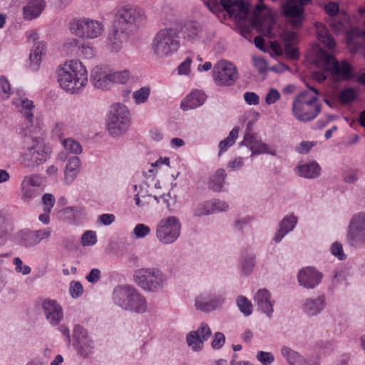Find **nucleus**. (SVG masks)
Returning a JSON list of instances; mask_svg holds the SVG:
<instances>
[{"label": "nucleus", "instance_id": "1", "mask_svg": "<svg viewBox=\"0 0 365 365\" xmlns=\"http://www.w3.org/2000/svg\"><path fill=\"white\" fill-rule=\"evenodd\" d=\"M56 78L61 89L76 94L83 89L88 83V71L81 62L68 60L58 66Z\"/></svg>", "mask_w": 365, "mask_h": 365}, {"label": "nucleus", "instance_id": "2", "mask_svg": "<svg viewBox=\"0 0 365 365\" xmlns=\"http://www.w3.org/2000/svg\"><path fill=\"white\" fill-rule=\"evenodd\" d=\"M318 71L312 73V77L319 83L325 81L330 75L336 81H344L352 77V67L347 61H338L333 56L319 48L314 58Z\"/></svg>", "mask_w": 365, "mask_h": 365}, {"label": "nucleus", "instance_id": "3", "mask_svg": "<svg viewBox=\"0 0 365 365\" xmlns=\"http://www.w3.org/2000/svg\"><path fill=\"white\" fill-rule=\"evenodd\" d=\"M220 3L225 10L237 22L240 34L247 37L251 32V29L255 28L262 32L265 36H270L272 33V25L265 29L257 17L248 18L249 6L242 0H220Z\"/></svg>", "mask_w": 365, "mask_h": 365}, {"label": "nucleus", "instance_id": "4", "mask_svg": "<svg viewBox=\"0 0 365 365\" xmlns=\"http://www.w3.org/2000/svg\"><path fill=\"white\" fill-rule=\"evenodd\" d=\"M319 92L314 87L309 86V90L300 92L293 100L292 112L299 121L309 122L319 115L322 110L318 102Z\"/></svg>", "mask_w": 365, "mask_h": 365}, {"label": "nucleus", "instance_id": "5", "mask_svg": "<svg viewBox=\"0 0 365 365\" xmlns=\"http://www.w3.org/2000/svg\"><path fill=\"white\" fill-rule=\"evenodd\" d=\"M180 46L179 31L173 27L160 29L153 36L151 43V50L159 58L173 56L179 50Z\"/></svg>", "mask_w": 365, "mask_h": 365}, {"label": "nucleus", "instance_id": "6", "mask_svg": "<svg viewBox=\"0 0 365 365\" xmlns=\"http://www.w3.org/2000/svg\"><path fill=\"white\" fill-rule=\"evenodd\" d=\"M146 20L147 16L143 9L133 4H125L117 9L113 25L131 33L144 24Z\"/></svg>", "mask_w": 365, "mask_h": 365}, {"label": "nucleus", "instance_id": "7", "mask_svg": "<svg viewBox=\"0 0 365 365\" xmlns=\"http://www.w3.org/2000/svg\"><path fill=\"white\" fill-rule=\"evenodd\" d=\"M135 284L143 291L156 293L164 289L167 284L166 274L156 267H142L135 271Z\"/></svg>", "mask_w": 365, "mask_h": 365}, {"label": "nucleus", "instance_id": "8", "mask_svg": "<svg viewBox=\"0 0 365 365\" xmlns=\"http://www.w3.org/2000/svg\"><path fill=\"white\" fill-rule=\"evenodd\" d=\"M130 126V111L123 103H114L107 118V130L110 135L118 137L125 134Z\"/></svg>", "mask_w": 365, "mask_h": 365}, {"label": "nucleus", "instance_id": "9", "mask_svg": "<svg viewBox=\"0 0 365 365\" xmlns=\"http://www.w3.org/2000/svg\"><path fill=\"white\" fill-rule=\"evenodd\" d=\"M181 223L175 216H169L160 220L155 229V237L163 245L175 242L180 235Z\"/></svg>", "mask_w": 365, "mask_h": 365}, {"label": "nucleus", "instance_id": "10", "mask_svg": "<svg viewBox=\"0 0 365 365\" xmlns=\"http://www.w3.org/2000/svg\"><path fill=\"white\" fill-rule=\"evenodd\" d=\"M70 30L80 38L93 39L102 35L104 26L99 21L84 18L73 20L70 23Z\"/></svg>", "mask_w": 365, "mask_h": 365}, {"label": "nucleus", "instance_id": "11", "mask_svg": "<svg viewBox=\"0 0 365 365\" xmlns=\"http://www.w3.org/2000/svg\"><path fill=\"white\" fill-rule=\"evenodd\" d=\"M212 76L215 83L220 86H232L239 77L237 67L232 63L225 60L214 65Z\"/></svg>", "mask_w": 365, "mask_h": 365}, {"label": "nucleus", "instance_id": "12", "mask_svg": "<svg viewBox=\"0 0 365 365\" xmlns=\"http://www.w3.org/2000/svg\"><path fill=\"white\" fill-rule=\"evenodd\" d=\"M346 240L354 247L365 245V212L354 214L349 223Z\"/></svg>", "mask_w": 365, "mask_h": 365}, {"label": "nucleus", "instance_id": "13", "mask_svg": "<svg viewBox=\"0 0 365 365\" xmlns=\"http://www.w3.org/2000/svg\"><path fill=\"white\" fill-rule=\"evenodd\" d=\"M48 158L49 149L42 143L34 140L24 150L21 164L26 168H35L45 163Z\"/></svg>", "mask_w": 365, "mask_h": 365}, {"label": "nucleus", "instance_id": "14", "mask_svg": "<svg viewBox=\"0 0 365 365\" xmlns=\"http://www.w3.org/2000/svg\"><path fill=\"white\" fill-rule=\"evenodd\" d=\"M51 235L49 227L31 230L23 229L17 232L14 235L16 244L25 248L34 247L43 241H47Z\"/></svg>", "mask_w": 365, "mask_h": 365}, {"label": "nucleus", "instance_id": "15", "mask_svg": "<svg viewBox=\"0 0 365 365\" xmlns=\"http://www.w3.org/2000/svg\"><path fill=\"white\" fill-rule=\"evenodd\" d=\"M224 299L213 289L199 292L195 297L194 307L197 311L209 313L222 306Z\"/></svg>", "mask_w": 365, "mask_h": 365}, {"label": "nucleus", "instance_id": "16", "mask_svg": "<svg viewBox=\"0 0 365 365\" xmlns=\"http://www.w3.org/2000/svg\"><path fill=\"white\" fill-rule=\"evenodd\" d=\"M324 11L329 16L327 22L334 33L337 34L347 31L349 26V16L346 13L339 11L337 4L329 2L324 6Z\"/></svg>", "mask_w": 365, "mask_h": 365}, {"label": "nucleus", "instance_id": "17", "mask_svg": "<svg viewBox=\"0 0 365 365\" xmlns=\"http://www.w3.org/2000/svg\"><path fill=\"white\" fill-rule=\"evenodd\" d=\"M181 37L185 43L197 44L200 41L206 43L204 38V27L196 20H187L181 23L180 27Z\"/></svg>", "mask_w": 365, "mask_h": 365}, {"label": "nucleus", "instance_id": "18", "mask_svg": "<svg viewBox=\"0 0 365 365\" xmlns=\"http://www.w3.org/2000/svg\"><path fill=\"white\" fill-rule=\"evenodd\" d=\"M41 184V178L38 175L24 176L20 185L21 199L24 202L29 203L38 197L40 195L38 188Z\"/></svg>", "mask_w": 365, "mask_h": 365}, {"label": "nucleus", "instance_id": "19", "mask_svg": "<svg viewBox=\"0 0 365 365\" xmlns=\"http://www.w3.org/2000/svg\"><path fill=\"white\" fill-rule=\"evenodd\" d=\"M130 33L118 28L113 24L106 38V48L112 53H119L123 46V43L128 40Z\"/></svg>", "mask_w": 365, "mask_h": 365}, {"label": "nucleus", "instance_id": "20", "mask_svg": "<svg viewBox=\"0 0 365 365\" xmlns=\"http://www.w3.org/2000/svg\"><path fill=\"white\" fill-rule=\"evenodd\" d=\"M93 86L101 90H109L112 88L110 68L106 65L96 66L91 73Z\"/></svg>", "mask_w": 365, "mask_h": 365}, {"label": "nucleus", "instance_id": "21", "mask_svg": "<svg viewBox=\"0 0 365 365\" xmlns=\"http://www.w3.org/2000/svg\"><path fill=\"white\" fill-rule=\"evenodd\" d=\"M41 307L45 318L51 325L57 326L63 320V309L56 300L46 299L42 302Z\"/></svg>", "mask_w": 365, "mask_h": 365}, {"label": "nucleus", "instance_id": "22", "mask_svg": "<svg viewBox=\"0 0 365 365\" xmlns=\"http://www.w3.org/2000/svg\"><path fill=\"white\" fill-rule=\"evenodd\" d=\"M327 307V299L324 294L307 297L301 302L302 312L309 317L321 314Z\"/></svg>", "mask_w": 365, "mask_h": 365}, {"label": "nucleus", "instance_id": "23", "mask_svg": "<svg viewBox=\"0 0 365 365\" xmlns=\"http://www.w3.org/2000/svg\"><path fill=\"white\" fill-rule=\"evenodd\" d=\"M254 302L257 309L265 314L269 319L272 317L274 300L267 289H260L255 294Z\"/></svg>", "mask_w": 365, "mask_h": 365}, {"label": "nucleus", "instance_id": "24", "mask_svg": "<svg viewBox=\"0 0 365 365\" xmlns=\"http://www.w3.org/2000/svg\"><path fill=\"white\" fill-rule=\"evenodd\" d=\"M322 279V274L312 267L303 268L297 275L299 285L307 289H314L321 282Z\"/></svg>", "mask_w": 365, "mask_h": 365}, {"label": "nucleus", "instance_id": "25", "mask_svg": "<svg viewBox=\"0 0 365 365\" xmlns=\"http://www.w3.org/2000/svg\"><path fill=\"white\" fill-rule=\"evenodd\" d=\"M282 13L292 22L294 27L301 26L303 19L304 8L297 0H287L282 5Z\"/></svg>", "mask_w": 365, "mask_h": 365}, {"label": "nucleus", "instance_id": "26", "mask_svg": "<svg viewBox=\"0 0 365 365\" xmlns=\"http://www.w3.org/2000/svg\"><path fill=\"white\" fill-rule=\"evenodd\" d=\"M135 289V288L128 285H119L115 287L112 294L113 303L125 311L130 302L131 297Z\"/></svg>", "mask_w": 365, "mask_h": 365}, {"label": "nucleus", "instance_id": "27", "mask_svg": "<svg viewBox=\"0 0 365 365\" xmlns=\"http://www.w3.org/2000/svg\"><path fill=\"white\" fill-rule=\"evenodd\" d=\"M46 6L45 0H28L22 8L23 18L26 21L37 19Z\"/></svg>", "mask_w": 365, "mask_h": 365}, {"label": "nucleus", "instance_id": "28", "mask_svg": "<svg viewBox=\"0 0 365 365\" xmlns=\"http://www.w3.org/2000/svg\"><path fill=\"white\" fill-rule=\"evenodd\" d=\"M294 172L301 178L314 179L320 175L321 168L316 161L299 163L294 168Z\"/></svg>", "mask_w": 365, "mask_h": 365}, {"label": "nucleus", "instance_id": "29", "mask_svg": "<svg viewBox=\"0 0 365 365\" xmlns=\"http://www.w3.org/2000/svg\"><path fill=\"white\" fill-rule=\"evenodd\" d=\"M13 103L28 120L29 125L27 126H32L34 121L33 110L34 108L33 101L26 97H19L14 98Z\"/></svg>", "mask_w": 365, "mask_h": 365}, {"label": "nucleus", "instance_id": "30", "mask_svg": "<svg viewBox=\"0 0 365 365\" xmlns=\"http://www.w3.org/2000/svg\"><path fill=\"white\" fill-rule=\"evenodd\" d=\"M147 309L148 302L146 298L135 289L125 311L135 314H143L146 312Z\"/></svg>", "mask_w": 365, "mask_h": 365}, {"label": "nucleus", "instance_id": "31", "mask_svg": "<svg viewBox=\"0 0 365 365\" xmlns=\"http://www.w3.org/2000/svg\"><path fill=\"white\" fill-rule=\"evenodd\" d=\"M206 99L205 94L200 91H193L186 96L181 103V108L184 110L195 109L202 106Z\"/></svg>", "mask_w": 365, "mask_h": 365}, {"label": "nucleus", "instance_id": "32", "mask_svg": "<svg viewBox=\"0 0 365 365\" xmlns=\"http://www.w3.org/2000/svg\"><path fill=\"white\" fill-rule=\"evenodd\" d=\"M81 160L77 156H72L68 158L65 170L64 180L66 184H71L75 180L79 173Z\"/></svg>", "mask_w": 365, "mask_h": 365}, {"label": "nucleus", "instance_id": "33", "mask_svg": "<svg viewBox=\"0 0 365 365\" xmlns=\"http://www.w3.org/2000/svg\"><path fill=\"white\" fill-rule=\"evenodd\" d=\"M280 353L289 365H305L307 363V359L287 346H282Z\"/></svg>", "mask_w": 365, "mask_h": 365}, {"label": "nucleus", "instance_id": "34", "mask_svg": "<svg viewBox=\"0 0 365 365\" xmlns=\"http://www.w3.org/2000/svg\"><path fill=\"white\" fill-rule=\"evenodd\" d=\"M316 29L318 40L327 48H334L336 46L335 41L329 34L326 26L321 23H317Z\"/></svg>", "mask_w": 365, "mask_h": 365}, {"label": "nucleus", "instance_id": "35", "mask_svg": "<svg viewBox=\"0 0 365 365\" xmlns=\"http://www.w3.org/2000/svg\"><path fill=\"white\" fill-rule=\"evenodd\" d=\"M46 53V46L43 42H37L31 51L29 59L30 67L36 70L41 62V58Z\"/></svg>", "mask_w": 365, "mask_h": 365}, {"label": "nucleus", "instance_id": "36", "mask_svg": "<svg viewBox=\"0 0 365 365\" xmlns=\"http://www.w3.org/2000/svg\"><path fill=\"white\" fill-rule=\"evenodd\" d=\"M227 174L224 169H218L216 172L210 176L209 180V187L215 192H220L222 190L225 184V178Z\"/></svg>", "mask_w": 365, "mask_h": 365}, {"label": "nucleus", "instance_id": "37", "mask_svg": "<svg viewBox=\"0 0 365 365\" xmlns=\"http://www.w3.org/2000/svg\"><path fill=\"white\" fill-rule=\"evenodd\" d=\"M240 128L239 127H234L230 132L228 136L224 140H221L218 145L219 155L227 151L230 147L233 145L238 138Z\"/></svg>", "mask_w": 365, "mask_h": 365}, {"label": "nucleus", "instance_id": "38", "mask_svg": "<svg viewBox=\"0 0 365 365\" xmlns=\"http://www.w3.org/2000/svg\"><path fill=\"white\" fill-rule=\"evenodd\" d=\"M74 346L78 353L83 357H88L93 352V342L89 337L76 342Z\"/></svg>", "mask_w": 365, "mask_h": 365}, {"label": "nucleus", "instance_id": "39", "mask_svg": "<svg viewBox=\"0 0 365 365\" xmlns=\"http://www.w3.org/2000/svg\"><path fill=\"white\" fill-rule=\"evenodd\" d=\"M130 71L127 69L122 71H114L110 68V78L112 87L114 84H125L130 78Z\"/></svg>", "mask_w": 365, "mask_h": 365}, {"label": "nucleus", "instance_id": "40", "mask_svg": "<svg viewBox=\"0 0 365 365\" xmlns=\"http://www.w3.org/2000/svg\"><path fill=\"white\" fill-rule=\"evenodd\" d=\"M240 265L243 274L250 275L255 266V256L252 254L244 255L241 257Z\"/></svg>", "mask_w": 365, "mask_h": 365}, {"label": "nucleus", "instance_id": "41", "mask_svg": "<svg viewBox=\"0 0 365 365\" xmlns=\"http://www.w3.org/2000/svg\"><path fill=\"white\" fill-rule=\"evenodd\" d=\"M64 149L73 155H80L83 152V148L81 144L76 140L68 138L61 140Z\"/></svg>", "mask_w": 365, "mask_h": 365}, {"label": "nucleus", "instance_id": "42", "mask_svg": "<svg viewBox=\"0 0 365 365\" xmlns=\"http://www.w3.org/2000/svg\"><path fill=\"white\" fill-rule=\"evenodd\" d=\"M186 341L187 345L195 351L202 349L204 342L195 331H191L187 334Z\"/></svg>", "mask_w": 365, "mask_h": 365}, {"label": "nucleus", "instance_id": "43", "mask_svg": "<svg viewBox=\"0 0 365 365\" xmlns=\"http://www.w3.org/2000/svg\"><path fill=\"white\" fill-rule=\"evenodd\" d=\"M236 304L244 316L248 317L252 314V304L247 297L239 296L236 299Z\"/></svg>", "mask_w": 365, "mask_h": 365}, {"label": "nucleus", "instance_id": "44", "mask_svg": "<svg viewBox=\"0 0 365 365\" xmlns=\"http://www.w3.org/2000/svg\"><path fill=\"white\" fill-rule=\"evenodd\" d=\"M150 94V88L143 86L133 93V98L136 104H141L148 101Z\"/></svg>", "mask_w": 365, "mask_h": 365}, {"label": "nucleus", "instance_id": "45", "mask_svg": "<svg viewBox=\"0 0 365 365\" xmlns=\"http://www.w3.org/2000/svg\"><path fill=\"white\" fill-rule=\"evenodd\" d=\"M257 140L258 139L252 132V124L250 122L247 125V128L244 134L243 140L240 143V145L246 146L250 150L252 145H254L257 142Z\"/></svg>", "mask_w": 365, "mask_h": 365}, {"label": "nucleus", "instance_id": "46", "mask_svg": "<svg viewBox=\"0 0 365 365\" xmlns=\"http://www.w3.org/2000/svg\"><path fill=\"white\" fill-rule=\"evenodd\" d=\"M297 222V218L294 215H287L280 222L279 227L288 234L294 230Z\"/></svg>", "mask_w": 365, "mask_h": 365}, {"label": "nucleus", "instance_id": "47", "mask_svg": "<svg viewBox=\"0 0 365 365\" xmlns=\"http://www.w3.org/2000/svg\"><path fill=\"white\" fill-rule=\"evenodd\" d=\"M211 214L212 210L209 200L198 203L192 210V215L194 217H202L203 215H210Z\"/></svg>", "mask_w": 365, "mask_h": 365}, {"label": "nucleus", "instance_id": "48", "mask_svg": "<svg viewBox=\"0 0 365 365\" xmlns=\"http://www.w3.org/2000/svg\"><path fill=\"white\" fill-rule=\"evenodd\" d=\"M63 212L68 218H72L74 221L83 218L86 215L84 209L77 206L67 207Z\"/></svg>", "mask_w": 365, "mask_h": 365}, {"label": "nucleus", "instance_id": "49", "mask_svg": "<svg viewBox=\"0 0 365 365\" xmlns=\"http://www.w3.org/2000/svg\"><path fill=\"white\" fill-rule=\"evenodd\" d=\"M77 53L83 58L91 59L95 56L96 49L89 43H83L78 46Z\"/></svg>", "mask_w": 365, "mask_h": 365}, {"label": "nucleus", "instance_id": "50", "mask_svg": "<svg viewBox=\"0 0 365 365\" xmlns=\"http://www.w3.org/2000/svg\"><path fill=\"white\" fill-rule=\"evenodd\" d=\"M250 150L252 152V155L262 153H267L274 156L276 155L274 150H269V146L259 140H258L257 142L254 145H252Z\"/></svg>", "mask_w": 365, "mask_h": 365}, {"label": "nucleus", "instance_id": "51", "mask_svg": "<svg viewBox=\"0 0 365 365\" xmlns=\"http://www.w3.org/2000/svg\"><path fill=\"white\" fill-rule=\"evenodd\" d=\"M151 230L149 226L143 224H137L132 232L133 236L135 239H143L150 235Z\"/></svg>", "mask_w": 365, "mask_h": 365}, {"label": "nucleus", "instance_id": "52", "mask_svg": "<svg viewBox=\"0 0 365 365\" xmlns=\"http://www.w3.org/2000/svg\"><path fill=\"white\" fill-rule=\"evenodd\" d=\"M256 359L262 365H271L274 361V356L270 351H258Z\"/></svg>", "mask_w": 365, "mask_h": 365}, {"label": "nucleus", "instance_id": "53", "mask_svg": "<svg viewBox=\"0 0 365 365\" xmlns=\"http://www.w3.org/2000/svg\"><path fill=\"white\" fill-rule=\"evenodd\" d=\"M193 55L187 56L185 60L178 66V73L179 75H189L191 70Z\"/></svg>", "mask_w": 365, "mask_h": 365}, {"label": "nucleus", "instance_id": "54", "mask_svg": "<svg viewBox=\"0 0 365 365\" xmlns=\"http://www.w3.org/2000/svg\"><path fill=\"white\" fill-rule=\"evenodd\" d=\"M210 201L212 214L218 212H224L228 210L229 205L225 201L218 199H213Z\"/></svg>", "mask_w": 365, "mask_h": 365}, {"label": "nucleus", "instance_id": "55", "mask_svg": "<svg viewBox=\"0 0 365 365\" xmlns=\"http://www.w3.org/2000/svg\"><path fill=\"white\" fill-rule=\"evenodd\" d=\"M97 237L94 231L88 230L81 237V243L83 246H91L96 243Z\"/></svg>", "mask_w": 365, "mask_h": 365}, {"label": "nucleus", "instance_id": "56", "mask_svg": "<svg viewBox=\"0 0 365 365\" xmlns=\"http://www.w3.org/2000/svg\"><path fill=\"white\" fill-rule=\"evenodd\" d=\"M331 253L339 260H344L346 256L344 252L343 247L339 242H334L330 247Z\"/></svg>", "mask_w": 365, "mask_h": 365}, {"label": "nucleus", "instance_id": "57", "mask_svg": "<svg viewBox=\"0 0 365 365\" xmlns=\"http://www.w3.org/2000/svg\"><path fill=\"white\" fill-rule=\"evenodd\" d=\"M78 40L74 38H71L66 40L63 44V50L67 55H73L78 49Z\"/></svg>", "mask_w": 365, "mask_h": 365}, {"label": "nucleus", "instance_id": "58", "mask_svg": "<svg viewBox=\"0 0 365 365\" xmlns=\"http://www.w3.org/2000/svg\"><path fill=\"white\" fill-rule=\"evenodd\" d=\"M69 292L73 298H78L83 292V287L81 282L71 281L70 283Z\"/></svg>", "mask_w": 365, "mask_h": 365}, {"label": "nucleus", "instance_id": "59", "mask_svg": "<svg viewBox=\"0 0 365 365\" xmlns=\"http://www.w3.org/2000/svg\"><path fill=\"white\" fill-rule=\"evenodd\" d=\"M284 53L288 58L297 59L299 57V52L296 47H294L292 43L285 42L284 46Z\"/></svg>", "mask_w": 365, "mask_h": 365}, {"label": "nucleus", "instance_id": "60", "mask_svg": "<svg viewBox=\"0 0 365 365\" xmlns=\"http://www.w3.org/2000/svg\"><path fill=\"white\" fill-rule=\"evenodd\" d=\"M356 98L355 92L352 88H347L341 91L339 99L343 103H348L353 101Z\"/></svg>", "mask_w": 365, "mask_h": 365}, {"label": "nucleus", "instance_id": "61", "mask_svg": "<svg viewBox=\"0 0 365 365\" xmlns=\"http://www.w3.org/2000/svg\"><path fill=\"white\" fill-rule=\"evenodd\" d=\"M195 331L200 336L203 342L207 341L212 334L211 329L208 324L205 323H202Z\"/></svg>", "mask_w": 365, "mask_h": 365}, {"label": "nucleus", "instance_id": "62", "mask_svg": "<svg viewBox=\"0 0 365 365\" xmlns=\"http://www.w3.org/2000/svg\"><path fill=\"white\" fill-rule=\"evenodd\" d=\"M42 201L44 205V212L50 213L55 203V197L52 194L46 193L42 197Z\"/></svg>", "mask_w": 365, "mask_h": 365}, {"label": "nucleus", "instance_id": "63", "mask_svg": "<svg viewBox=\"0 0 365 365\" xmlns=\"http://www.w3.org/2000/svg\"><path fill=\"white\" fill-rule=\"evenodd\" d=\"M280 97L281 95L276 88H270L265 96V103L267 105L274 104Z\"/></svg>", "mask_w": 365, "mask_h": 365}, {"label": "nucleus", "instance_id": "64", "mask_svg": "<svg viewBox=\"0 0 365 365\" xmlns=\"http://www.w3.org/2000/svg\"><path fill=\"white\" fill-rule=\"evenodd\" d=\"M243 97L245 103L250 106H257L259 103V96L255 92H245Z\"/></svg>", "mask_w": 365, "mask_h": 365}]
</instances>
